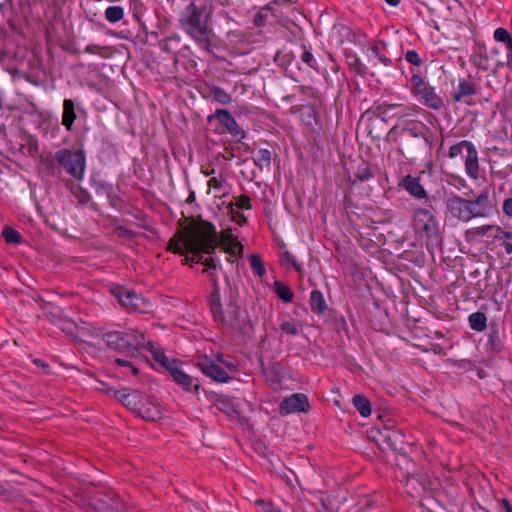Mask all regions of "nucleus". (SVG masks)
I'll use <instances>...</instances> for the list:
<instances>
[{"instance_id": "6ab92c4d", "label": "nucleus", "mask_w": 512, "mask_h": 512, "mask_svg": "<svg viewBox=\"0 0 512 512\" xmlns=\"http://www.w3.org/2000/svg\"><path fill=\"white\" fill-rule=\"evenodd\" d=\"M136 414L148 421H155L160 418L161 412L156 404L150 398L143 396L141 404H139Z\"/></svg>"}, {"instance_id": "f3484780", "label": "nucleus", "mask_w": 512, "mask_h": 512, "mask_svg": "<svg viewBox=\"0 0 512 512\" xmlns=\"http://www.w3.org/2000/svg\"><path fill=\"white\" fill-rule=\"evenodd\" d=\"M98 507L105 512H120L124 509V502L116 492L109 491L98 499Z\"/></svg>"}, {"instance_id": "20e7f679", "label": "nucleus", "mask_w": 512, "mask_h": 512, "mask_svg": "<svg viewBox=\"0 0 512 512\" xmlns=\"http://www.w3.org/2000/svg\"><path fill=\"white\" fill-rule=\"evenodd\" d=\"M103 340L109 348L118 352H126L132 356L139 349L147 347L149 350V342H146L145 335L133 330L107 332L103 335Z\"/></svg>"}, {"instance_id": "338daca9", "label": "nucleus", "mask_w": 512, "mask_h": 512, "mask_svg": "<svg viewBox=\"0 0 512 512\" xmlns=\"http://www.w3.org/2000/svg\"><path fill=\"white\" fill-rule=\"evenodd\" d=\"M502 506L506 512H512V505L507 499L502 500Z\"/></svg>"}, {"instance_id": "c9c22d12", "label": "nucleus", "mask_w": 512, "mask_h": 512, "mask_svg": "<svg viewBox=\"0 0 512 512\" xmlns=\"http://www.w3.org/2000/svg\"><path fill=\"white\" fill-rule=\"evenodd\" d=\"M2 236L7 243L18 244L21 241L20 233L10 226L3 229Z\"/></svg>"}, {"instance_id": "412c9836", "label": "nucleus", "mask_w": 512, "mask_h": 512, "mask_svg": "<svg viewBox=\"0 0 512 512\" xmlns=\"http://www.w3.org/2000/svg\"><path fill=\"white\" fill-rule=\"evenodd\" d=\"M465 168L467 174L476 179L479 173L478 152L473 144L469 146L465 156Z\"/></svg>"}, {"instance_id": "2f4dec72", "label": "nucleus", "mask_w": 512, "mask_h": 512, "mask_svg": "<svg viewBox=\"0 0 512 512\" xmlns=\"http://www.w3.org/2000/svg\"><path fill=\"white\" fill-rule=\"evenodd\" d=\"M494 39L505 45L506 50L512 52V36L505 28H497L494 32Z\"/></svg>"}, {"instance_id": "e433bc0d", "label": "nucleus", "mask_w": 512, "mask_h": 512, "mask_svg": "<svg viewBox=\"0 0 512 512\" xmlns=\"http://www.w3.org/2000/svg\"><path fill=\"white\" fill-rule=\"evenodd\" d=\"M471 142L469 141H466V140H463L455 145H452L449 149V152H448V156L450 158H455L461 154H463V152L467 151L469 146H471Z\"/></svg>"}, {"instance_id": "0e129e2a", "label": "nucleus", "mask_w": 512, "mask_h": 512, "mask_svg": "<svg viewBox=\"0 0 512 512\" xmlns=\"http://www.w3.org/2000/svg\"><path fill=\"white\" fill-rule=\"evenodd\" d=\"M36 150H37V141L35 139H30V141H29L30 154H33V152Z\"/></svg>"}, {"instance_id": "a878e982", "label": "nucleus", "mask_w": 512, "mask_h": 512, "mask_svg": "<svg viewBox=\"0 0 512 512\" xmlns=\"http://www.w3.org/2000/svg\"><path fill=\"white\" fill-rule=\"evenodd\" d=\"M402 143L399 152L402 155H415L424 146L423 141L414 140L413 138H401Z\"/></svg>"}, {"instance_id": "864d4df0", "label": "nucleus", "mask_w": 512, "mask_h": 512, "mask_svg": "<svg viewBox=\"0 0 512 512\" xmlns=\"http://www.w3.org/2000/svg\"><path fill=\"white\" fill-rule=\"evenodd\" d=\"M208 186L210 188H214V189H221L222 188V181L217 179L216 177H213V178H211L208 181Z\"/></svg>"}, {"instance_id": "1a4fd4ad", "label": "nucleus", "mask_w": 512, "mask_h": 512, "mask_svg": "<svg viewBox=\"0 0 512 512\" xmlns=\"http://www.w3.org/2000/svg\"><path fill=\"white\" fill-rule=\"evenodd\" d=\"M413 221L415 228L427 239L439 236V224L431 210L419 208L414 212Z\"/></svg>"}, {"instance_id": "09e8293b", "label": "nucleus", "mask_w": 512, "mask_h": 512, "mask_svg": "<svg viewBox=\"0 0 512 512\" xmlns=\"http://www.w3.org/2000/svg\"><path fill=\"white\" fill-rule=\"evenodd\" d=\"M43 165L46 167V171L48 175L54 176L55 175V163L52 159H46L42 160Z\"/></svg>"}, {"instance_id": "6e6d98bb", "label": "nucleus", "mask_w": 512, "mask_h": 512, "mask_svg": "<svg viewBox=\"0 0 512 512\" xmlns=\"http://www.w3.org/2000/svg\"><path fill=\"white\" fill-rule=\"evenodd\" d=\"M264 15L259 12L256 14L255 18H254V25L257 26V27H261L264 25Z\"/></svg>"}, {"instance_id": "c03bdc74", "label": "nucleus", "mask_w": 512, "mask_h": 512, "mask_svg": "<svg viewBox=\"0 0 512 512\" xmlns=\"http://www.w3.org/2000/svg\"><path fill=\"white\" fill-rule=\"evenodd\" d=\"M405 59L408 63L415 65V66H420L423 63V61L419 57L418 53L414 50L407 51L405 54Z\"/></svg>"}, {"instance_id": "7ed1b4c3", "label": "nucleus", "mask_w": 512, "mask_h": 512, "mask_svg": "<svg viewBox=\"0 0 512 512\" xmlns=\"http://www.w3.org/2000/svg\"><path fill=\"white\" fill-rule=\"evenodd\" d=\"M209 305L213 317L216 321L226 325L233 330L243 329V320L240 317L241 313L238 306L230 301V303L227 305L226 312L223 311L220 301L219 285L216 279H213V289L209 296Z\"/></svg>"}, {"instance_id": "4be33fe9", "label": "nucleus", "mask_w": 512, "mask_h": 512, "mask_svg": "<svg viewBox=\"0 0 512 512\" xmlns=\"http://www.w3.org/2000/svg\"><path fill=\"white\" fill-rule=\"evenodd\" d=\"M76 118V105L74 101L72 99H65L63 101L62 125L67 131L72 130Z\"/></svg>"}, {"instance_id": "a18cd8bd", "label": "nucleus", "mask_w": 512, "mask_h": 512, "mask_svg": "<svg viewBox=\"0 0 512 512\" xmlns=\"http://www.w3.org/2000/svg\"><path fill=\"white\" fill-rule=\"evenodd\" d=\"M494 228H496V226H494V225H482V226L471 229L469 231V233L475 234L478 236H484Z\"/></svg>"}, {"instance_id": "f8f14e48", "label": "nucleus", "mask_w": 512, "mask_h": 512, "mask_svg": "<svg viewBox=\"0 0 512 512\" xmlns=\"http://www.w3.org/2000/svg\"><path fill=\"white\" fill-rule=\"evenodd\" d=\"M214 117L226 128V130L238 139H243L246 136L245 131L238 125L232 114L224 109H217Z\"/></svg>"}, {"instance_id": "aec40b11", "label": "nucleus", "mask_w": 512, "mask_h": 512, "mask_svg": "<svg viewBox=\"0 0 512 512\" xmlns=\"http://www.w3.org/2000/svg\"><path fill=\"white\" fill-rule=\"evenodd\" d=\"M115 296L119 299L120 303L127 308L133 310H141L145 300L135 292L126 291V292H115Z\"/></svg>"}, {"instance_id": "0eeeda50", "label": "nucleus", "mask_w": 512, "mask_h": 512, "mask_svg": "<svg viewBox=\"0 0 512 512\" xmlns=\"http://www.w3.org/2000/svg\"><path fill=\"white\" fill-rule=\"evenodd\" d=\"M470 62L483 71H493L503 65L499 58L498 49L493 44L477 43L470 57Z\"/></svg>"}, {"instance_id": "37998d69", "label": "nucleus", "mask_w": 512, "mask_h": 512, "mask_svg": "<svg viewBox=\"0 0 512 512\" xmlns=\"http://www.w3.org/2000/svg\"><path fill=\"white\" fill-rule=\"evenodd\" d=\"M255 504L262 508L264 512H281L280 509L274 507L271 501H265L264 499H257Z\"/></svg>"}, {"instance_id": "7c9ffc66", "label": "nucleus", "mask_w": 512, "mask_h": 512, "mask_svg": "<svg viewBox=\"0 0 512 512\" xmlns=\"http://www.w3.org/2000/svg\"><path fill=\"white\" fill-rule=\"evenodd\" d=\"M271 159V151L269 149H260L253 161L254 164L262 170L270 167Z\"/></svg>"}, {"instance_id": "f257e3e1", "label": "nucleus", "mask_w": 512, "mask_h": 512, "mask_svg": "<svg viewBox=\"0 0 512 512\" xmlns=\"http://www.w3.org/2000/svg\"><path fill=\"white\" fill-rule=\"evenodd\" d=\"M218 246V236L215 226L206 220L193 221L178 231L168 243V249L174 253L184 255L191 252L193 257H186L184 263L192 261L201 262L208 270L211 280L216 279L212 270L217 268V261L213 257L204 258L203 254L214 253Z\"/></svg>"}, {"instance_id": "2eb2a0df", "label": "nucleus", "mask_w": 512, "mask_h": 512, "mask_svg": "<svg viewBox=\"0 0 512 512\" xmlns=\"http://www.w3.org/2000/svg\"><path fill=\"white\" fill-rule=\"evenodd\" d=\"M470 220L476 217H486L490 209V202L486 192L479 194L475 200H466Z\"/></svg>"}, {"instance_id": "f03ea898", "label": "nucleus", "mask_w": 512, "mask_h": 512, "mask_svg": "<svg viewBox=\"0 0 512 512\" xmlns=\"http://www.w3.org/2000/svg\"><path fill=\"white\" fill-rule=\"evenodd\" d=\"M212 7L197 6L191 2L181 14L180 26L184 32L204 48H208L213 34L210 27Z\"/></svg>"}, {"instance_id": "a211bd4d", "label": "nucleus", "mask_w": 512, "mask_h": 512, "mask_svg": "<svg viewBox=\"0 0 512 512\" xmlns=\"http://www.w3.org/2000/svg\"><path fill=\"white\" fill-rule=\"evenodd\" d=\"M477 85L474 82L462 79L454 91L452 97L455 102L464 101L466 104L471 105L472 102L466 98L477 94Z\"/></svg>"}, {"instance_id": "774afa93", "label": "nucleus", "mask_w": 512, "mask_h": 512, "mask_svg": "<svg viewBox=\"0 0 512 512\" xmlns=\"http://www.w3.org/2000/svg\"><path fill=\"white\" fill-rule=\"evenodd\" d=\"M503 246L505 248V251L508 254H512V240L511 241H504Z\"/></svg>"}, {"instance_id": "39448f33", "label": "nucleus", "mask_w": 512, "mask_h": 512, "mask_svg": "<svg viewBox=\"0 0 512 512\" xmlns=\"http://www.w3.org/2000/svg\"><path fill=\"white\" fill-rule=\"evenodd\" d=\"M55 161L70 176L76 180H82L86 167V156L83 150L72 151L68 148H62L55 152Z\"/></svg>"}, {"instance_id": "bb28decb", "label": "nucleus", "mask_w": 512, "mask_h": 512, "mask_svg": "<svg viewBox=\"0 0 512 512\" xmlns=\"http://www.w3.org/2000/svg\"><path fill=\"white\" fill-rule=\"evenodd\" d=\"M273 291L284 303H289L293 300V291L290 289L288 285L284 284L283 282H274Z\"/></svg>"}, {"instance_id": "473e14b6", "label": "nucleus", "mask_w": 512, "mask_h": 512, "mask_svg": "<svg viewBox=\"0 0 512 512\" xmlns=\"http://www.w3.org/2000/svg\"><path fill=\"white\" fill-rule=\"evenodd\" d=\"M373 177V173L368 164L362 163L357 171L354 174V179L352 180V184H355L357 181H367Z\"/></svg>"}, {"instance_id": "f704fd0d", "label": "nucleus", "mask_w": 512, "mask_h": 512, "mask_svg": "<svg viewBox=\"0 0 512 512\" xmlns=\"http://www.w3.org/2000/svg\"><path fill=\"white\" fill-rule=\"evenodd\" d=\"M249 262H250V266L251 268L255 271V273L259 276V277H263L266 273V270L264 268V265H263V260L261 258L260 255L258 254H252L250 257H249Z\"/></svg>"}, {"instance_id": "8fccbe9b", "label": "nucleus", "mask_w": 512, "mask_h": 512, "mask_svg": "<svg viewBox=\"0 0 512 512\" xmlns=\"http://www.w3.org/2000/svg\"><path fill=\"white\" fill-rule=\"evenodd\" d=\"M115 363L119 366H127V367H130L131 368V371L134 375H137L138 374V369L132 365L129 361L127 360H123V359H120V358H117L115 360Z\"/></svg>"}, {"instance_id": "9d476101", "label": "nucleus", "mask_w": 512, "mask_h": 512, "mask_svg": "<svg viewBox=\"0 0 512 512\" xmlns=\"http://www.w3.org/2000/svg\"><path fill=\"white\" fill-rule=\"evenodd\" d=\"M281 415H288L295 412H308L310 404L305 394L295 393L286 397L279 406Z\"/></svg>"}, {"instance_id": "49530a36", "label": "nucleus", "mask_w": 512, "mask_h": 512, "mask_svg": "<svg viewBox=\"0 0 512 512\" xmlns=\"http://www.w3.org/2000/svg\"><path fill=\"white\" fill-rule=\"evenodd\" d=\"M301 60L306 63L309 67L315 68L316 62L314 60L313 54L305 49L301 55Z\"/></svg>"}, {"instance_id": "72a5a7b5", "label": "nucleus", "mask_w": 512, "mask_h": 512, "mask_svg": "<svg viewBox=\"0 0 512 512\" xmlns=\"http://www.w3.org/2000/svg\"><path fill=\"white\" fill-rule=\"evenodd\" d=\"M124 17V10L120 6H110L105 10V18L110 23H116Z\"/></svg>"}, {"instance_id": "c85d7f7f", "label": "nucleus", "mask_w": 512, "mask_h": 512, "mask_svg": "<svg viewBox=\"0 0 512 512\" xmlns=\"http://www.w3.org/2000/svg\"><path fill=\"white\" fill-rule=\"evenodd\" d=\"M470 327L475 331H484L487 327V317L483 312H475L469 316Z\"/></svg>"}, {"instance_id": "69168bd1", "label": "nucleus", "mask_w": 512, "mask_h": 512, "mask_svg": "<svg viewBox=\"0 0 512 512\" xmlns=\"http://www.w3.org/2000/svg\"><path fill=\"white\" fill-rule=\"evenodd\" d=\"M97 391H100L102 393H108L110 389L106 386V384L100 382L99 386H96L95 388Z\"/></svg>"}, {"instance_id": "13d9d810", "label": "nucleus", "mask_w": 512, "mask_h": 512, "mask_svg": "<svg viewBox=\"0 0 512 512\" xmlns=\"http://www.w3.org/2000/svg\"><path fill=\"white\" fill-rule=\"evenodd\" d=\"M85 52L90 53V54H99L100 47L98 45L91 44L85 48Z\"/></svg>"}, {"instance_id": "680f3d73", "label": "nucleus", "mask_w": 512, "mask_h": 512, "mask_svg": "<svg viewBox=\"0 0 512 512\" xmlns=\"http://www.w3.org/2000/svg\"><path fill=\"white\" fill-rule=\"evenodd\" d=\"M236 221L240 224V225H243L247 222L245 216L242 214V213H239L237 212L235 216H233Z\"/></svg>"}, {"instance_id": "cd10ccee", "label": "nucleus", "mask_w": 512, "mask_h": 512, "mask_svg": "<svg viewBox=\"0 0 512 512\" xmlns=\"http://www.w3.org/2000/svg\"><path fill=\"white\" fill-rule=\"evenodd\" d=\"M352 403L361 416L368 417L371 414V405L365 396L359 394L355 395L352 399Z\"/></svg>"}, {"instance_id": "5fc2aeb1", "label": "nucleus", "mask_w": 512, "mask_h": 512, "mask_svg": "<svg viewBox=\"0 0 512 512\" xmlns=\"http://www.w3.org/2000/svg\"><path fill=\"white\" fill-rule=\"evenodd\" d=\"M73 324L70 322H63V325L61 327L62 331L65 332L69 336H73Z\"/></svg>"}, {"instance_id": "3c124183", "label": "nucleus", "mask_w": 512, "mask_h": 512, "mask_svg": "<svg viewBox=\"0 0 512 512\" xmlns=\"http://www.w3.org/2000/svg\"><path fill=\"white\" fill-rule=\"evenodd\" d=\"M503 211L507 216L512 217V198H508L504 201Z\"/></svg>"}, {"instance_id": "bf43d9fd", "label": "nucleus", "mask_w": 512, "mask_h": 512, "mask_svg": "<svg viewBox=\"0 0 512 512\" xmlns=\"http://www.w3.org/2000/svg\"><path fill=\"white\" fill-rule=\"evenodd\" d=\"M401 107L402 105L400 104H383L379 107V109L382 110L383 112H388L389 110Z\"/></svg>"}, {"instance_id": "b1692460", "label": "nucleus", "mask_w": 512, "mask_h": 512, "mask_svg": "<svg viewBox=\"0 0 512 512\" xmlns=\"http://www.w3.org/2000/svg\"><path fill=\"white\" fill-rule=\"evenodd\" d=\"M403 186L405 189L413 196L417 198H425L426 191L423 186L420 184L418 178L412 177L410 175L406 176L403 180Z\"/></svg>"}, {"instance_id": "4d7b16f0", "label": "nucleus", "mask_w": 512, "mask_h": 512, "mask_svg": "<svg viewBox=\"0 0 512 512\" xmlns=\"http://www.w3.org/2000/svg\"><path fill=\"white\" fill-rule=\"evenodd\" d=\"M498 339V330H494L489 335V344L494 349L496 346V340Z\"/></svg>"}, {"instance_id": "4c0bfd02", "label": "nucleus", "mask_w": 512, "mask_h": 512, "mask_svg": "<svg viewBox=\"0 0 512 512\" xmlns=\"http://www.w3.org/2000/svg\"><path fill=\"white\" fill-rule=\"evenodd\" d=\"M223 249L226 253L230 254L231 256L237 257L241 256L243 252V245L237 239L233 242L224 245Z\"/></svg>"}, {"instance_id": "dca6fc26", "label": "nucleus", "mask_w": 512, "mask_h": 512, "mask_svg": "<svg viewBox=\"0 0 512 512\" xmlns=\"http://www.w3.org/2000/svg\"><path fill=\"white\" fill-rule=\"evenodd\" d=\"M428 131L427 126L421 121H407L401 128V138H413L418 141H426L425 134Z\"/></svg>"}, {"instance_id": "de8ad7c7", "label": "nucleus", "mask_w": 512, "mask_h": 512, "mask_svg": "<svg viewBox=\"0 0 512 512\" xmlns=\"http://www.w3.org/2000/svg\"><path fill=\"white\" fill-rule=\"evenodd\" d=\"M235 240H237V237H235L230 231H224L220 236V240L218 239V245L220 243L226 245L227 243L233 242Z\"/></svg>"}, {"instance_id": "9b49d317", "label": "nucleus", "mask_w": 512, "mask_h": 512, "mask_svg": "<svg viewBox=\"0 0 512 512\" xmlns=\"http://www.w3.org/2000/svg\"><path fill=\"white\" fill-rule=\"evenodd\" d=\"M197 366L205 375L211 377L215 381L227 382L230 379L228 373L207 356L199 357Z\"/></svg>"}, {"instance_id": "ea45409f", "label": "nucleus", "mask_w": 512, "mask_h": 512, "mask_svg": "<svg viewBox=\"0 0 512 512\" xmlns=\"http://www.w3.org/2000/svg\"><path fill=\"white\" fill-rule=\"evenodd\" d=\"M397 465H405L406 466V469H405V472H406V478L409 479L410 477H413L414 476V473H415V470H416V467H415V464L413 461H411L410 459H408L405 455H401L400 458L397 460Z\"/></svg>"}, {"instance_id": "4468645a", "label": "nucleus", "mask_w": 512, "mask_h": 512, "mask_svg": "<svg viewBox=\"0 0 512 512\" xmlns=\"http://www.w3.org/2000/svg\"><path fill=\"white\" fill-rule=\"evenodd\" d=\"M114 396L129 410L136 413L139 404L143 398V394L137 390L124 388L114 391Z\"/></svg>"}, {"instance_id": "c756f323", "label": "nucleus", "mask_w": 512, "mask_h": 512, "mask_svg": "<svg viewBox=\"0 0 512 512\" xmlns=\"http://www.w3.org/2000/svg\"><path fill=\"white\" fill-rule=\"evenodd\" d=\"M210 94L212 95L213 99L222 105H228L232 102V96L227 93L224 89L218 87V86H212L210 88Z\"/></svg>"}, {"instance_id": "ddd939ff", "label": "nucleus", "mask_w": 512, "mask_h": 512, "mask_svg": "<svg viewBox=\"0 0 512 512\" xmlns=\"http://www.w3.org/2000/svg\"><path fill=\"white\" fill-rule=\"evenodd\" d=\"M446 207L450 214L457 220L463 222L470 221L466 199L460 196H452L447 199Z\"/></svg>"}, {"instance_id": "393cba45", "label": "nucleus", "mask_w": 512, "mask_h": 512, "mask_svg": "<svg viewBox=\"0 0 512 512\" xmlns=\"http://www.w3.org/2000/svg\"><path fill=\"white\" fill-rule=\"evenodd\" d=\"M310 307L312 312L323 315L328 306L321 291L315 289L310 294Z\"/></svg>"}, {"instance_id": "052dcab7", "label": "nucleus", "mask_w": 512, "mask_h": 512, "mask_svg": "<svg viewBox=\"0 0 512 512\" xmlns=\"http://www.w3.org/2000/svg\"><path fill=\"white\" fill-rule=\"evenodd\" d=\"M349 59H350L349 60V65L350 66H354L356 71L360 72L359 67L361 66V63H360L359 59L357 57H355V56L349 57Z\"/></svg>"}, {"instance_id": "603ef678", "label": "nucleus", "mask_w": 512, "mask_h": 512, "mask_svg": "<svg viewBox=\"0 0 512 512\" xmlns=\"http://www.w3.org/2000/svg\"><path fill=\"white\" fill-rule=\"evenodd\" d=\"M496 229L500 232L499 235H496L495 238L502 240L505 239L506 241L512 240V232L502 231L500 227H496Z\"/></svg>"}, {"instance_id": "58836bf2", "label": "nucleus", "mask_w": 512, "mask_h": 512, "mask_svg": "<svg viewBox=\"0 0 512 512\" xmlns=\"http://www.w3.org/2000/svg\"><path fill=\"white\" fill-rule=\"evenodd\" d=\"M281 264L282 265H288V264H291L293 266V268L297 271V272H302V266L301 264L298 263V261L296 260V258L294 257V255H292L289 251H285L282 253V256H281Z\"/></svg>"}, {"instance_id": "79ce46f5", "label": "nucleus", "mask_w": 512, "mask_h": 512, "mask_svg": "<svg viewBox=\"0 0 512 512\" xmlns=\"http://www.w3.org/2000/svg\"><path fill=\"white\" fill-rule=\"evenodd\" d=\"M281 331L291 336H295L299 333V329L297 328L296 324L290 321H285L281 324Z\"/></svg>"}, {"instance_id": "e2e57ef3", "label": "nucleus", "mask_w": 512, "mask_h": 512, "mask_svg": "<svg viewBox=\"0 0 512 512\" xmlns=\"http://www.w3.org/2000/svg\"><path fill=\"white\" fill-rule=\"evenodd\" d=\"M117 233L120 235V236H125V237H128L130 236V231L127 230L126 228L124 227H118L116 229Z\"/></svg>"}, {"instance_id": "a19ab883", "label": "nucleus", "mask_w": 512, "mask_h": 512, "mask_svg": "<svg viewBox=\"0 0 512 512\" xmlns=\"http://www.w3.org/2000/svg\"><path fill=\"white\" fill-rule=\"evenodd\" d=\"M232 205L238 209L250 210L252 208L251 198L245 194L234 197Z\"/></svg>"}, {"instance_id": "6e6552de", "label": "nucleus", "mask_w": 512, "mask_h": 512, "mask_svg": "<svg viewBox=\"0 0 512 512\" xmlns=\"http://www.w3.org/2000/svg\"><path fill=\"white\" fill-rule=\"evenodd\" d=\"M148 346L154 360L165 367L179 385L189 389L192 385V378L180 369L179 362L175 359L170 360L163 351L155 347L154 343H148Z\"/></svg>"}, {"instance_id": "5701e85b", "label": "nucleus", "mask_w": 512, "mask_h": 512, "mask_svg": "<svg viewBox=\"0 0 512 512\" xmlns=\"http://www.w3.org/2000/svg\"><path fill=\"white\" fill-rule=\"evenodd\" d=\"M385 433L382 435L388 446L395 451L403 450V435L399 430H390L384 427Z\"/></svg>"}, {"instance_id": "423d86ee", "label": "nucleus", "mask_w": 512, "mask_h": 512, "mask_svg": "<svg viewBox=\"0 0 512 512\" xmlns=\"http://www.w3.org/2000/svg\"><path fill=\"white\" fill-rule=\"evenodd\" d=\"M412 94L426 107L433 110H440L444 107V100L436 92L435 88L418 75L413 74L410 79Z\"/></svg>"}]
</instances>
